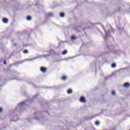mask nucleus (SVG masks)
I'll list each match as a JSON object with an SVG mask.
<instances>
[{
	"instance_id": "obj_20",
	"label": "nucleus",
	"mask_w": 130,
	"mask_h": 130,
	"mask_svg": "<svg viewBox=\"0 0 130 130\" xmlns=\"http://www.w3.org/2000/svg\"><path fill=\"white\" fill-rule=\"evenodd\" d=\"M34 59H36V58H34L29 59V60H34Z\"/></svg>"
},
{
	"instance_id": "obj_2",
	"label": "nucleus",
	"mask_w": 130,
	"mask_h": 130,
	"mask_svg": "<svg viewBox=\"0 0 130 130\" xmlns=\"http://www.w3.org/2000/svg\"><path fill=\"white\" fill-rule=\"evenodd\" d=\"M102 27H103V29L104 30L105 33H106V37H105L104 39L105 40H106L107 38L110 37V31H108V32H106V31H105V28H104V26L102 25Z\"/></svg>"
},
{
	"instance_id": "obj_4",
	"label": "nucleus",
	"mask_w": 130,
	"mask_h": 130,
	"mask_svg": "<svg viewBox=\"0 0 130 130\" xmlns=\"http://www.w3.org/2000/svg\"><path fill=\"white\" fill-rule=\"evenodd\" d=\"M80 102H82V103H84V102H86V99H85V98L84 96H82L80 99Z\"/></svg>"
},
{
	"instance_id": "obj_12",
	"label": "nucleus",
	"mask_w": 130,
	"mask_h": 130,
	"mask_svg": "<svg viewBox=\"0 0 130 130\" xmlns=\"http://www.w3.org/2000/svg\"><path fill=\"white\" fill-rule=\"evenodd\" d=\"M71 39L72 41H74V40H76V37L75 36H72Z\"/></svg>"
},
{
	"instance_id": "obj_9",
	"label": "nucleus",
	"mask_w": 130,
	"mask_h": 130,
	"mask_svg": "<svg viewBox=\"0 0 130 130\" xmlns=\"http://www.w3.org/2000/svg\"><path fill=\"white\" fill-rule=\"evenodd\" d=\"M68 94H71L73 93V90L72 89H69L67 91Z\"/></svg>"
},
{
	"instance_id": "obj_10",
	"label": "nucleus",
	"mask_w": 130,
	"mask_h": 130,
	"mask_svg": "<svg viewBox=\"0 0 130 130\" xmlns=\"http://www.w3.org/2000/svg\"><path fill=\"white\" fill-rule=\"evenodd\" d=\"M59 16L61 18H63V17H64V13H60L59 14Z\"/></svg>"
},
{
	"instance_id": "obj_14",
	"label": "nucleus",
	"mask_w": 130,
	"mask_h": 130,
	"mask_svg": "<svg viewBox=\"0 0 130 130\" xmlns=\"http://www.w3.org/2000/svg\"><path fill=\"white\" fill-rule=\"evenodd\" d=\"M111 67H112V68H113V69H114V68H115V67H116V64L114 63L111 64Z\"/></svg>"
},
{
	"instance_id": "obj_11",
	"label": "nucleus",
	"mask_w": 130,
	"mask_h": 130,
	"mask_svg": "<svg viewBox=\"0 0 130 130\" xmlns=\"http://www.w3.org/2000/svg\"><path fill=\"white\" fill-rule=\"evenodd\" d=\"M26 20L27 21H31L32 20V18H31L30 16H27L26 17Z\"/></svg>"
},
{
	"instance_id": "obj_24",
	"label": "nucleus",
	"mask_w": 130,
	"mask_h": 130,
	"mask_svg": "<svg viewBox=\"0 0 130 130\" xmlns=\"http://www.w3.org/2000/svg\"><path fill=\"white\" fill-rule=\"evenodd\" d=\"M3 110V109H2L1 108H0V112H1Z\"/></svg>"
},
{
	"instance_id": "obj_28",
	"label": "nucleus",
	"mask_w": 130,
	"mask_h": 130,
	"mask_svg": "<svg viewBox=\"0 0 130 130\" xmlns=\"http://www.w3.org/2000/svg\"><path fill=\"white\" fill-rule=\"evenodd\" d=\"M98 31H99V29L98 28Z\"/></svg>"
},
{
	"instance_id": "obj_15",
	"label": "nucleus",
	"mask_w": 130,
	"mask_h": 130,
	"mask_svg": "<svg viewBox=\"0 0 130 130\" xmlns=\"http://www.w3.org/2000/svg\"><path fill=\"white\" fill-rule=\"evenodd\" d=\"M48 16H49V17H53V13H49V14H48Z\"/></svg>"
},
{
	"instance_id": "obj_13",
	"label": "nucleus",
	"mask_w": 130,
	"mask_h": 130,
	"mask_svg": "<svg viewBox=\"0 0 130 130\" xmlns=\"http://www.w3.org/2000/svg\"><path fill=\"white\" fill-rule=\"evenodd\" d=\"M90 25L92 26V27L95 26V25H99L100 23H94V24H92V23H90Z\"/></svg>"
},
{
	"instance_id": "obj_29",
	"label": "nucleus",
	"mask_w": 130,
	"mask_h": 130,
	"mask_svg": "<svg viewBox=\"0 0 130 130\" xmlns=\"http://www.w3.org/2000/svg\"><path fill=\"white\" fill-rule=\"evenodd\" d=\"M74 58V57H72V58Z\"/></svg>"
},
{
	"instance_id": "obj_6",
	"label": "nucleus",
	"mask_w": 130,
	"mask_h": 130,
	"mask_svg": "<svg viewBox=\"0 0 130 130\" xmlns=\"http://www.w3.org/2000/svg\"><path fill=\"white\" fill-rule=\"evenodd\" d=\"M129 86H130V84H129V83H127V82L125 83H124V84H123V87H124V88H128V87H129Z\"/></svg>"
},
{
	"instance_id": "obj_5",
	"label": "nucleus",
	"mask_w": 130,
	"mask_h": 130,
	"mask_svg": "<svg viewBox=\"0 0 130 130\" xmlns=\"http://www.w3.org/2000/svg\"><path fill=\"white\" fill-rule=\"evenodd\" d=\"M24 62V60H22L20 62H16L14 64H12V66H17V64H21V63H23Z\"/></svg>"
},
{
	"instance_id": "obj_21",
	"label": "nucleus",
	"mask_w": 130,
	"mask_h": 130,
	"mask_svg": "<svg viewBox=\"0 0 130 130\" xmlns=\"http://www.w3.org/2000/svg\"><path fill=\"white\" fill-rule=\"evenodd\" d=\"M4 64H7V61L5 60L3 62Z\"/></svg>"
},
{
	"instance_id": "obj_19",
	"label": "nucleus",
	"mask_w": 130,
	"mask_h": 130,
	"mask_svg": "<svg viewBox=\"0 0 130 130\" xmlns=\"http://www.w3.org/2000/svg\"><path fill=\"white\" fill-rule=\"evenodd\" d=\"M111 94L112 95H115V91H112Z\"/></svg>"
},
{
	"instance_id": "obj_25",
	"label": "nucleus",
	"mask_w": 130,
	"mask_h": 130,
	"mask_svg": "<svg viewBox=\"0 0 130 130\" xmlns=\"http://www.w3.org/2000/svg\"><path fill=\"white\" fill-rule=\"evenodd\" d=\"M48 55H45L44 56V57H46V56H48Z\"/></svg>"
},
{
	"instance_id": "obj_8",
	"label": "nucleus",
	"mask_w": 130,
	"mask_h": 130,
	"mask_svg": "<svg viewBox=\"0 0 130 130\" xmlns=\"http://www.w3.org/2000/svg\"><path fill=\"white\" fill-rule=\"evenodd\" d=\"M67 53H68V51L67 50H65L63 51L62 52V54L63 55H66V54Z\"/></svg>"
},
{
	"instance_id": "obj_27",
	"label": "nucleus",
	"mask_w": 130,
	"mask_h": 130,
	"mask_svg": "<svg viewBox=\"0 0 130 130\" xmlns=\"http://www.w3.org/2000/svg\"><path fill=\"white\" fill-rule=\"evenodd\" d=\"M95 116H98V115H96L94 116V117H95Z\"/></svg>"
},
{
	"instance_id": "obj_18",
	"label": "nucleus",
	"mask_w": 130,
	"mask_h": 130,
	"mask_svg": "<svg viewBox=\"0 0 130 130\" xmlns=\"http://www.w3.org/2000/svg\"><path fill=\"white\" fill-rule=\"evenodd\" d=\"M95 125L98 126V125H99V121H96L95 123Z\"/></svg>"
},
{
	"instance_id": "obj_17",
	"label": "nucleus",
	"mask_w": 130,
	"mask_h": 130,
	"mask_svg": "<svg viewBox=\"0 0 130 130\" xmlns=\"http://www.w3.org/2000/svg\"><path fill=\"white\" fill-rule=\"evenodd\" d=\"M23 53H24V54H27V53H28V51H27V50H24L23 51Z\"/></svg>"
},
{
	"instance_id": "obj_26",
	"label": "nucleus",
	"mask_w": 130,
	"mask_h": 130,
	"mask_svg": "<svg viewBox=\"0 0 130 130\" xmlns=\"http://www.w3.org/2000/svg\"><path fill=\"white\" fill-rule=\"evenodd\" d=\"M14 46H17V44H14Z\"/></svg>"
},
{
	"instance_id": "obj_3",
	"label": "nucleus",
	"mask_w": 130,
	"mask_h": 130,
	"mask_svg": "<svg viewBox=\"0 0 130 130\" xmlns=\"http://www.w3.org/2000/svg\"><path fill=\"white\" fill-rule=\"evenodd\" d=\"M40 72H41L42 73H46V68H44V67H41L40 68Z\"/></svg>"
},
{
	"instance_id": "obj_23",
	"label": "nucleus",
	"mask_w": 130,
	"mask_h": 130,
	"mask_svg": "<svg viewBox=\"0 0 130 130\" xmlns=\"http://www.w3.org/2000/svg\"><path fill=\"white\" fill-rule=\"evenodd\" d=\"M107 80H108V77H107V78H105L106 81H107Z\"/></svg>"
},
{
	"instance_id": "obj_16",
	"label": "nucleus",
	"mask_w": 130,
	"mask_h": 130,
	"mask_svg": "<svg viewBox=\"0 0 130 130\" xmlns=\"http://www.w3.org/2000/svg\"><path fill=\"white\" fill-rule=\"evenodd\" d=\"M67 79V77L66 76H63L61 78V80H62L63 81H64V80H66Z\"/></svg>"
},
{
	"instance_id": "obj_7",
	"label": "nucleus",
	"mask_w": 130,
	"mask_h": 130,
	"mask_svg": "<svg viewBox=\"0 0 130 130\" xmlns=\"http://www.w3.org/2000/svg\"><path fill=\"white\" fill-rule=\"evenodd\" d=\"M3 22L4 23V24H7L8 22H9V20L7 18H3Z\"/></svg>"
},
{
	"instance_id": "obj_22",
	"label": "nucleus",
	"mask_w": 130,
	"mask_h": 130,
	"mask_svg": "<svg viewBox=\"0 0 130 130\" xmlns=\"http://www.w3.org/2000/svg\"><path fill=\"white\" fill-rule=\"evenodd\" d=\"M36 97H37V94H36L35 97L33 98V99H35Z\"/></svg>"
},
{
	"instance_id": "obj_1",
	"label": "nucleus",
	"mask_w": 130,
	"mask_h": 130,
	"mask_svg": "<svg viewBox=\"0 0 130 130\" xmlns=\"http://www.w3.org/2000/svg\"><path fill=\"white\" fill-rule=\"evenodd\" d=\"M25 104H26V102H22L20 103L18 105V106L16 108V109L17 110L19 109L20 110L21 108H22V107H24V106H25Z\"/></svg>"
}]
</instances>
